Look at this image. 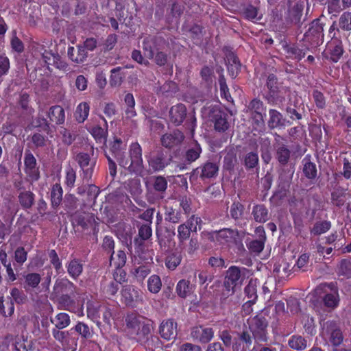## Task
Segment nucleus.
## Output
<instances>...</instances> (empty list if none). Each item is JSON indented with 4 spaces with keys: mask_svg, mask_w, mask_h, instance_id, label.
<instances>
[{
    "mask_svg": "<svg viewBox=\"0 0 351 351\" xmlns=\"http://www.w3.org/2000/svg\"><path fill=\"white\" fill-rule=\"evenodd\" d=\"M123 141L114 138L110 144V152L116 158L119 166L127 169L131 173L141 174L143 170L142 149L138 143H133L129 148V156L124 152Z\"/></svg>",
    "mask_w": 351,
    "mask_h": 351,
    "instance_id": "obj_1",
    "label": "nucleus"
},
{
    "mask_svg": "<svg viewBox=\"0 0 351 351\" xmlns=\"http://www.w3.org/2000/svg\"><path fill=\"white\" fill-rule=\"evenodd\" d=\"M286 143L287 140L284 137L277 133L274 134V143L273 145L275 151L274 156L275 158L282 167L288 164L292 154L291 150L289 149V146L286 145ZM293 175V170L282 167L280 170L279 178L289 182L291 180Z\"/></svg>",
    "mask_w": 351,
    "mask_h": 351,
    "instance_id": "obj_2",
    "label": "nucleus"
},
{
    "mask_svg": "<svg viewBox=\"0 0 351 351\" xmlns=\"http://www.w3.org/2000/svg\"><path fill=\"white\" fill-rule=\"evenodd\" d=\"M154 322L148 319L136 334L137 342L141 343L144 348L150 351H154L155 348H160L161 342L157 336L152 335L154 330Z\"/></svg>",
    "mask_w": 351,
    "mask_h": 351,
    "instance_id": "obj_3",
    "label": "nucleus"
},
{
    "mask_svg": "<svg viewBox=\"0 0 351 351\" xmlns=\"http://www.w3.org/2000/svg\"><path fill=\"white\" fill-rule=\"evenodd\" d=\"M250 275V271L245 267L230 266L226 271L223 285L228 292L233 294L237 286L241 285L243 280Z\"/></svg>",
    "mask_w": 351,
    "mask_h": 351,
    "instance_id": "obj_4",
    "label": "nucleus"
},
{
    "mask_svg": "<svg viewBox=\"0 0 351 351\" xmlns=\"http://www.w3.org/2000/svg\"><path fill=\"white\" fill-rule=\"evenodd\" d=\"M249 329L256 342H266L267 341L268 322L262 315H256L249 322Z\"/></svg>",
    "mask_w": 351,
    "mask_h": 351,
    "instance_id": "obj_5",
    "label": "nucleus"
},
{
    "mask_svg": "<svg viewBox=\"0 0 351 351\" xmlns=\"http://www.w3.org/2000/svg\"><path fill=\"white\" fill-rule=\"evenodd\" d=\"M291 3L292 0H287L288 9L285 13V21L288 25L300 28L305 21V18L303 17L304 2L298 1L293 5Z\"/></svg>",
    "mask_w": 351,
    "mask_h": 351,
    "instance_id": "obj_6",
    "label": "nucleus"
},
{
    "mask_svg": "<svg viewBox=\"0 0 351 351\" xmlns=\"http://www.w3.org/2000/svg\"><path fill=\"white\" fill-rule=\"evenodd\" d=\"M239 232L237 230L223 228L210 234L209 239L218 245L237 244L239 241Z\"/></svg>",
    "mask_w": 351,
    "mask_h": 351,
    "instance_id": "obj_7",
    "label": "nucleus"
},
{
    "mask_svg": "<svg viewBox=\"0 0 351 351\" xmlns=\"http://www.w3.org/2000/svg\"><path fill=\"white\" fill-rule=\"evenodd\" d=\"M152 186L156 194L152 192H147L146 198L150 204H155L157 201L162 199L167 189L168 182L167 179L162 176H156L152 178Z\"/></svg>",
    "mask_w": 351,
    "mask_h": 351,
    "instance_id": "obj_8",
    "label": "nucleus"
},
{
    "mask_svg": "<svg viewBox=\"0 0 351 351\" xmlns=\"http://www.w3.org/2000/svg\"><path fill=\"white\" fill-rule=\"evenodd\" d=\"M228 117V114L217 106H213L209 110V120L213 123L214 128L218 132H224L229 128Z\"/></svg>",
    "mask_w": 351,
    "mask_h": 351,
    "instance_id": "obj_9",
    "label": "nucleus"
},
{
    "mask_svg": "<svg viewBox=\"0 0 351 351\" xmlns=\"http://www.w3.org/2000/svg\"><path fill=\"white\" fill-rule=\"evenodd\" d=\"M323 333L328 336L329 341L334 346H339L343 339L339 324L333 320H328L322 325Z\"/></svg>",
    "mask_w": 351,
    "mask_h": 351,
    "instance_id": "obj_10",
    "label": "nucleus"
},
{
    "mask_svg": "<svg viewBox=\"0 0 351 351\" xmlns=\"http://www.w3.org/2000/svg\"><path fill=\"white\" fill-rule=\"evenodd\" d=\"M324 23L319 19L313 20L304 34L305 38L314 45L322 44L324 40Z\"/></svg>",
    "mask_w": 351,
    "mask_h": 351,
    "instance_id": "obj_11",
    "label": "nucleus"
},
{
    "mask_svg": "<svg viewBox=\"0 0 351 351\" xmlns=\"http://www.w3.org/2000/svg\"><path fill=\"white\" fill-rule=\"evenodd\" d=\"M75 160L83 171V178L88 182L93 176L96 160L91 158L88 154L80 152L76 155Z\"/></svg>",
    "mask_w": 351,
    "mask_h": 351,
    "instance_id": "obj_12",
    "label": "nucleus"
},
{
    "mask_svg": "<svg viewBox=\"0 0 351 351\" xmlns=\"http://www.w3.org/2000/svg\"><path fill=\"white\" fill-rule=\"evenodd\" d=\"M65 294H79L77 287L67 278L56 280L53 287L52 295L58 296Z\"/></svg>",
    "mask_w": 351,
    "mask_h": 351,
    "instance_id": "obj_13",
    "label": "nucleus"
},
{
    "mask_svg": "<svg viewBox=\"0 0 351 351\" xmlns=\"http://www.w3.org/2000/svg\"><path fill=\"white\" fill-rule=\"evenodd\" d=\"M163 41L161 37L148 36L144 38L142 43L143 55L147 58H154V54L158 50V45Z\"/></svg>",
    "mask_w": 351,
    "mask_h": 351,
    "instance_id": "obj_14",
    "label": "nucleus"
},
{
    "mask_svg": "<svg viewBox=\"0 0 351 351\" xmlns=\"http://www.w3.org/2000/svg\"><path fill=\"white\" fill-rule=\"evenodd\" d=\"M147 162L153 171L158 172L162 171L170 164L171 159L168 158L162 150H158L150 156Z\"/></svg>",
    "mask_w": 351,
    "mask_h": 351,
    "instance_id": "obj_15",
    "label": "nucleus"
},
{
    "mask_svg": "<svg viewBox=\"0 0 351 351\" xmlns=\"http://www.w3.org/2000/svg\"><path fill=\"white\" fill-rule=\"evenodd\" d=\"M219 171L217 162L207 161L194 171L195 173L199 175L202 180L211 179L217 177Z\"/></svg>",
    "mask_w": 351,
    "mask_h": 351,
    "instance_id": "obj_16",
    "label": "nucleus"
},
{
    "mask_svg": "<svg viewBox=\"0 0 351 351\" xmlns=\"http://www.w3.org/2000/svg\"><path fill=\"white\" fill-rule=\"evenodd\" d=\"M176 233L173 228L165 227L164 229H156L158 242L162 251L167 252Z\"/></svg>",
    "mask_w": 351,
    "mask_h": 351,
    "instance_id": "obj_17",
    "label": "nucleus"
},
{
    "mask_svg": "<svg viewBox=\"0 0 351 351\" xmlns=\"http://www.w3.org/2000/svg\"><path fill=\"white\" fill-rule=\"evenodd\" d=\"M237 339H234L232 343V351H246L252 344L253 336L250 331L243 330L241 332H237Z\"/></svg>",
    "mask_w": 351,
    "mask_h": 351,
    "instance_id": "obj_18",
    "label": "nucleus"
},
{
    "mask_svg": "<svg viewBox=\"0 0 351 351\" xmlns=\"http://www.w3.org/2000/svg\"><path fill=\"white\" fill-rule=\"evenodd\" d=\"M191 336L202 343H207L213 338L214 331L211 328L197 326L191 328Z\"/></svg>",
    "mask_w": 351,
    "mask_h": 351,
    "instance_id": "obj_19",
    "label": "nucleus"
},
{
    "mask_svg": "<svg viewBox=\"0 0 351 351\" xmlns=\"http://www.w3.org/2000/svg\"><path fill=\"white\" fill-rule=\"evenodd\" d=\"M24 163L25 167V171L31 180H38L40 178V174L36 167V160L29 151H26L25 153Z\"/></svg>",
    "mask_w": 351,
    "mask_h": 351,
    "instance_id": "obj_20",
    "label": "nucleus"
},
{
    "mask_svg": "<svg viewBox=\"0 0 351 351\" xmlns=\"http://www.w3.org/2000/svg\"><path fill=\"white\" fill-rule=\"evenodd\" d=\"M184 136L179 130H174L169 133H166L161 137L162 145L166 148H173L182 143Z\"/></svg>",
    "mask_w": 351,
    "mask_h": 351,
    "instance_id": "obj_21",
    "label": "nucleus"
},
{
    "mask_svg": "<svg viewBox=\"0 0 351 351\" xmlns=\"http://www.w3.org/2000/svg\"><path fill=\"white\" fill-rule=\"evenodd\" d=\"M186 112V108L182 104L173 106L169 112L170 121L175 125H180L185 119Z\"/></svg>",
    "mask_w": 351,
    "mask_h": 351,
    "instance_id": "obj_22",
    "label": "nucleus"
},
{
    "mask_svg": "<svg viewBox=\"0 0 351 351\" xmlns=\"http://www.w3.org/2000/svg\"><path fill=\"white\" fill-rule=\"evenodd\" d=\"M159 332L165 339H174L177 336V324L173 319L163 321L160 326Z\"/></svg>",
    "mask_w": 351,
    "mask_h": 351,
    "instance_id": "obj_23",
    "label": "nucleus"
},
{
    "mask_svg": "<svg viewBox=\"0 0 351 351\" xmlns=\"http://www.w3.org/2000/svg\"><path fill=\"white\" fill-rule=\"evenodd\" d=\"M42 58L48 66L53 65L60 70H66L68 66L67 63L58 54L53 53L51 51H45Z\"/></svg>",
    "mask_w": 351,
    "mask_h": 351,
    "instance_id": "obj_24",
    "label": "nucleus"
},
{
    "mask_svg": "<svg viewBox=\"0 0 351 351\" xmlns=\"http://www.w3.org/2000/svg\"><path fill=\"white\" fill-rule=\"evenodd\" d=\"M121 295L128 306H132L134 302L141 300L139 290L132 285L125 286L121 291Z\"/></svg>",
    "mask_w": 351,
    "mask_h": 351,
    "instance_id": "obj_25",
    "label": "nucleus"
},
{
    "mask_svg": "<svg viewBox=\"0 0 351 351\" xmlns=\"http://www.w3.org/2000/svg\"><path fill=\"white\" fill-rule=\"evenodd\" d=\"M286 119L283 115L275 109L269 110L268 128L271 130L284 128L286 125Z\"/></svg>",
    "mask_w": 351,
    "mask_h": 351,
    "instance_id": "obj_26",
    "label": "nucleus"
},
{
    "mask_svg": "<svg viewBox=\"0 0 351 351\" xmlns=\"http://www.w3.org/2000/svg\"><path fill=\"white\" fill-rule=\"evenodd\" d=\"M45 106L39 105L38 108V116L32 121V125L34 128H40L47 134H50L51 130L50 128L49 123L44 117L43 113L45 111Z\"/></svg>",
    "mask_w": 351,
    "mask_h": 351,
    "instance_id": "obj_27",
    "label": "nucleus"
},
{
    "mask_svg": "<svg viewBox=\"0 0 351 351\" xmlns=\"http://www.w3.org/2000/svg\"><path fill=\"white\" fill-rule=\"evenodd\" d=\"M252 216L256 222L263 223L269 219L270 214L264 204H258L252 207Z\"/></svg>",
    "mask_w": 351,
    "mask_h": 351,
    "instance_id": "obj_28",
    "label": "nucleus"
},
{
    "mask_svg": "<svg viewBox=\"0 0 351 351\" xmlns=\"http://www.w3.org/2000/svg\"><path fill=\"white\" fill-rule=\"evenodd\" d=\"M147 320L143 316L132 313L127 315L125 324L127 328L135 333Z\"/></svg>",
    "mask_w": 351,
    "mask_h": 351,
    "instance_id": "obj_29",
    "label": "nucleus"
},
{
    "mask_svg": "<svg viewBox=\"0 0 351 351\" xmlns=\"http://www.w3.org/2000/svg\"><path fill=\"white\" fill-rule=\"evenodd\" d=\"M67 54L73 62L77 64L84 62L87 58V51L84 49V47H82L81 45L77 46V49L73 47H69Z\"/></svg>",
    "mask_w": 351,
    "mask_h": 351,
    "instance_id": "obj_30",
    "label": "nucleus"
},
{
    "mask_svg": "<svg viewBox=\"0 0 351 351\" xmlns=\"http://www.w3.org/2000/svg\"><path fill=\"white\" fill-rule=\"evenodd\" d=\"M126 77L125 67L117 66L110 71V84L112 87H118L121 85Z\"/></svg>",
    "mask_w": 351,
    "mask_h": 351,
    "instance_id": "obj_31",
    "label": "nucleus"
},
{
    "mask_svg": "<svg viewBox=\"0 0 351 351\" xmlns=\"http://www.w3.org/2000/svg\"><path fill=\"white\" fill-rule=\"evenodd\" d=\"M48 117L58 125L62 124L65 121L64 110L60 106H51L48 111Z\"/></svg>",
    "mask_w": 351,
    "mask_h": 351,
    "instance_id": "obj_32",
    "label": "nucleus"
},
{
    "mask_svg": "<svg viewBox=\"0 0 351 351\" xmlns=\"http://www.w3.org/2000/svg\"><path fill=\"white\" fill-rule=\"evenodd\" d=\"M184 219L182 212L171 206H165V220L171 223H178Z\"/></svg>",
    "mask_w": 351,
    "mask_h": 351,
    "instance_id": "obj_33",
    "label": "nucleus"
},
{
    "mask_svg": "<svg viewBox=\"0 0 351 351\" xmlns=\"http://www.w3.org/2000/svg\"><path fill=\"white\" fill-rule=\"evenodd\" d=\"M302 171L306 178L313 180L317 177V170L316 165L311 160V156H306L302 160Z\"/></svg>",
    "mask_w": 351,
    "mask_h": 351,
    "instance_id": "obj_34",
    "label": "nucleus"
},
{
    "mask_svg": "<svg viewBox=\"0 0 351 351\" xmlns=\"http://www.w3.org/2000/svg\"><path fill=\"white\" fill-rule=\"evenodd\" d=\"M238 164L237 151L234 148L227 150L223 158V167L226 170L232 171Z\"/></svg>",
    "mask_w": 351,
    "mask_h": 351,
    "instance_id": "obj_35",
    "label": "nucleus"
},
{
    "mask_svg": "<svg viewBox=\"0 0 351 351\" xmlns=\"http://www.w3.org/2000/svg\"><path fill=\"white\" fill-rule=\"evenodd\" d=\"M67 272L73 279H77L83 271V265L82 262L73 258L66 265Z\"/></svg>",
    "mask_w": 351,
    "mask_h": 351,
    "instance_id": "obj_36",
    "label": "nucleus"
},
{
    "mask_svg": "<svg viewBox=\"0 0 351 351\" xmlns=\"http://www.w3.org/2000/svg\"><path fill=\"white\" fill-rule=\"evenodd\" d=\"M178 90V85L173 81L165 82L157 88V94L169 97H172Z\"/></svg>",
    "mask_w": 351,
    "mask_h": 351,
    "instance_id": "obj_37",
    "label": "nucleus"
},
{
    "mask_svg": "<svg viewBox=\"0 0 351 351\" xmlns=\"http://www.w3.org/2000/svg\"><path fill=\"white\" fill-rule=\"evenodd\" d=\"M267 87L269 89V95L267 97L269 103H273L274 99L278 96V86L277 82V77L274 74H270L267 77Z\"/></svg>",
    "mask_w": 351,
    "mask_h": 351,
    "instance_id": "obj_38",
    "label": "nucleus"
},
{
    "mask_svg": "<svg viewBox=\"0 0 351 351\" xmlns=\"http://www.w3.org/2000/svg\"><path fill=\"white\" fill-rule=\"evenodd\" d=\"M77 295V294H65L55 297L57 298L58 306L62 308L68 310L75 305Z\"/></svg>",
    "mask_w": 351,
    "mask_h": 351,
    "instance_id": "obj_39",
    "label": "nucleus"
},
{
    "mask_svg": "<svg viewBox=\"0 0 351 351\" xmlns=\"http://www.w3.org/2000/svg\"><path fill=\"white\" fill-rule=\"evenodd\" d=\"M52 324L56 326L55 328L63 329L69 326L71 323L70 316L66 313H60L51 319Z\"/></svg>",
    "mask_w": 351,
    "mask_h": 351,
    "instance_id": "obj_40",
    "label": "nucleus"
},
{
    "mask_svg": "<svg viewBox=\"0 0 351 351\" xmlns=\"http://www.w3.org/2000/svg\"><path fill=\"white\" fill-rule=\"evenodd\" d=\"M138 235L139 239H134V243L141 245L143 241L148 240L152 235V230L150 224H141L138 226Z\"/></svg>",
    "mask_w": 351,
    "mask_h": 351,
    "instance_id": "obj_41",
    "label": "nucleus"
},
{
    "mask_svg": "<svg viewBox=\"0 0 351 351\" xmlns=\"http://www.w3.org/2000/svg\"><path fill=\"white\" fill-rule=\"evenodd\" d=\"M14 311V302L11 298L4 300L3 296L0 297V313L5 316H11Z\"/></svg>",
    "mask_w": 351,
    "mask_h": 351,
    "instance_id": "obj_42",
    "label": "nucleus"
},
{
    "mask_svg": "<svg viewBox=\"0 0 351 351\" xmlns=\"http://www.w3.org/2000/svg\"><path fill=\"white\" fill-rule=\"evenodd\" d=\"M202 149L200 145L195 141L193 142L186 152L185 158L189 162L195 161L200 156Z\"/></svg>",
    "mask_w": 351,
    "mask_h": 351,
    "instance_id": "obj_43",
    "label": "nucleus"
},
{
    "mask_svg": "<svg viewBox=\"0 0 351 351\" xmlns=\"http://www.w3.org/2000/svg\"><path fill=\"white\" fill-rule=\"evenodd\" d=\"M90 107L88 103H80L75 112V118L78 123H83L88 117Z\"/></svg>",
    "mask_w": 351,
    "mask_h": 351,
    "instance_id": "obj_44",
    "label": "nucleus"
},
{
    "mask_svg": "<svg viewBox=\"0 0 351 351\" xmlns=\"http://www.w3.org/2000/svg\"><path fill=\"white\" fill-rule=\"evenodd\" d=\"M63 191L60 184L53 185L51 191V201L53 207H58L62 202Z\"/></svg>",
    "mask_w": 351,
    "mask_h": 351,
    "instance_id": "obj_45",
    "label": "nucleus"
},
{
    "mask_svg": "<svg viewBox=\"0 0 351 351\" xmlns=\"http://www.w3.org/2000/svg\"><path fill=\"white\" fill-rule=\"evenodd\" d=\"M258 156L256 152H251L247 153L243 159V165L246 169H253L258 165Z\"/></svg>",
    "mask_w": 351,
    "mask_h": 351,
    "instance_id": "obj_46",
    "label": "nucleus"
},
{
    "mask_svg": "<svg viewBox=\"0 0 351 351\" xmlns=\"http://www.w3.org/2000/svg\"><path fill=\"white\" fill-rule=\"evenodd\" d=\"M257 279H251L244 289V293L247 300L256 301L257 295Z\"/></svg>",
    "mask_w": 351,
    "mask_h": 351,
    "instance_id": "obj_47",
    "label": "nucleus"
},
{
    "mask_svg": "<svg viewBox=\"0 0 351 351\" xmlns=\"http://www.w3.org/2000/svg\"><path fill=\"white\" fill-rule=\"evenodd\" d=\"M74 330L82 339H88L93 337V330L84 322H78L74 327Z\"/></svg>",
    "mask_w": 351,
    "mask_h": 351,
    "instance_id": "obj_48",
    "label": "nucleus"
},
{
    "mask_svg": "<svg viewBox=\"0 0 351 351\" xmlns=\"http://www.w3.org/2000/svg\"><path fill=\"white\" fill-rule=\"evenodd\" d=\"M323 302L328 308H335L337 307L339 302L338 291L326 293L323 298Z\"/></svg>",
    "mask_w": 351,
    "mask_h": 351,
    "instance_id": "obj_49",
    "label": "nucleus"
},
{
    "mask_svg": "<svg viewBox=\"0 0 351 351\" xmlns=\"http://www.w3.org/2000/svg\"><path fill=\"white\" fill-rule=\"evenodd\" d=\"M13 346L16 351H29L32 348V342L23 337L16 336Z\"/></svg>",
    "mask_w": 351,
    "mask_h": 351,
    "instance_id": "obj_50",
    "label": "nucleus"
},
{
    "mask_svg": "<svg viewBox=\"0 0 351 351\" xmlns=\"http://www.w3.org/2000/svg\"><path fill=\"white\" fill-rule=\"evenodd\" d=\"M19 199L24 208H30L34 202V195L30 191L21 192L19 195Z\"/></svg>",
    "mask_w": 351,
    "mask_h": 351,
    "instance_id": "obj_51",
    "label": "nucleus"
},
{
    "mask_svg": "<svg viewBox=\"0 0 351 351\" xmlns=\"http://www.w3.org/2000/svg\"><path fill=\"white\" fill-rule=\"evenodd\" d=\"M244 214V206L239 202H233L230 208L232 219L238 221L242 219Z\"/></svg>",
    "mask_w": 351,
    "mask_h": 351,
    "instance_id": "obj_52",
    "label": "nucleus"
},
{
    "mask_svg": "<svg viewBox=\"0 0 351 351\" xmlns=\"http://www.w3.org/2000/svg\"><path fill=\"white\" fill-rule=\"evenodd\" d=\"M25 278V289L36 288L38 287L41 280V277L39 274L29 273L24 276Z\"/></svg>",
    "mask_w": 351,
    "mask_h": 351,
    "instance_id": "obj_53",
    "label": "nucleus"
},
{
    "mask_svg": "<svg viewBox=\"0 0 351 351\" xmlns=\"http://www.w3.org/2000/svg\"><path fill=\"white\" fill-rule=\"evenodd\" d=\"M331 227V223L328 221H317L311 230V234L313 235H320L326 232Z\"/></svg>",
    "mask_w": 351,
    "mask_h": 351,
    "instance_id": "obj_54",
    "label": "nucleus"
},
{
    "mask_svg": "<svg viewBox=\"0 0 351 351\" xmlns=\"http://www.w3.org/2000/svg\"><path fill=\"white\" fill-rule=\"evenodd\" d=\"M162 287L160 278L158 275L151 276L147 280L148 290L152 293H158Z\"/></svg>",
    "mask_w": 351,
    "mask_h": 351,
    "instance_id": "obj_55",
    "label": "nucleus"
},
{
    "mask_svg": "<svg viewBox=\"0 0 351 351\" xmlns=\"http://www.w3.org/2000/svg\"><path fill=\"white\" fill-rule=\"evenodd\" d=\"M288 343L292 349L297 350H302L306 348V341L302 336H292Z\"/></svg>",
    "mask_w": 351,
    "mask_h": 351,
    "instance_id": "obj_56",
    "label": "nucleus"
},
{
    "mask_svg": "<svg viewBox=\"0 0 351 351\" xmlns=\"http://www.w3.org/2000/svg\"><path fill=\"white\" fill-rule=\"evenodd\" d=\"M114 254L110 255V263L113 262L114 266L117 269L122 268L126 263L127 257L124 251L119 250L115 256Z\"/></svg>",
    "mask_w": 351,
    "mask_h": 351,
    "instance_id": "obj_57",
    "label": "nucleus"
},
{
    "mask_svg": "<svg viewBox=\"0 0 351 351\" xmlns=\"http://www.w3.org/2000/svg\"><path fill=\"white\" fill-rule=\"evenodd\" d=\"M248 109L250 114H265V107L264 106L263 101L258 99H254L250 101L248 106Z\"/></svg>",
    "mask_w": 351,
    "mask_h": 351,
    "instance_id": "obj_58",
    "label": "nucleus"
},
{
    "mask_svg": "<svg viewBox=\"0 0 351 351\" xmlns=\"http://www.w3.org/2000/svg\"><path fill=\"white\" fill-rule=\"evenodd\" d=\"M287 56L292 59L301 60L306 53L303 49H299L295 45L287 46L285 48Z\"/></svg>",
    "mask_w": 351,
    "mask_h": 351,
    "instance_id": "obj_59",
    "label": "nucleus"
},
{
    "mask_svg": "<svg viewBox=\"0 0 351 351\" xmlns=\"http://www.w3.org/2000/svg\"><path fill=\"white\" fill-rule=\"evenodd\" d=\"M191 291V287L189 280L182 279L178 282L176 286V293L180 297L182 298H186Z\"/></svg>",
    "mask_w": 351,
    "mask_h": 351,
    "instance_id": "obj_60",
    "label": "nucleus"
},
{
    "mask_svg": "<svg viewBox=\"0 0 351 351\" xmlns=\"http://www.w3.org/2000/svg\"><path fill=\"white\" fill-rule=\"evenodd\" d=\"M243 14L246 19L250 21H258L262 18V15L258 13V8L251 5L244 9Z\"/></svg>",
    "mask_w": 351,
    "mask_h": 351,
    "instance_id": "obj_61",
    "label": "nucleus"
},
{
    "mask_svg": "<svg viewBox=\"0 0 351 351\" xmlns=\"http://www.w3.org/2000/svg\"><path fill=\"white\" fill-rule=\"evenodd\" d=\"M150 272L151 270L148 266L141 265L134 268L132 274L137 281L142 282Z\"/></svg>",
    "mask_w": 351,
    "mask_h": 351,
    "instance_id": "obj_62",
    "label": "nucleus"
},
{
    "mask_svg": "<svg viewBox=\"0 0 351 351\" xmlns=\"http://www.w3.org/2000/svg\"><path fill=\"white\" fill-rule=\"evenodd\" d=\"M337 273L339 276H343L346 278L351 277V263L350 261L343 259L341 261L338 269Z\"/></svg>",
    "mask_w": 351,
    "mask_h": 351,
    "instance_id": "obj_63",
    "label": "nucleus"
},
{
    "mask_svg": "<svg viewBox=\"0 0 351 351\" xmlns=\"http://www.w3.org/2000/svg\"><path fill=\"white\" fill-rule=\"evenodd\" d=\"M11 299L19 304H25L27 300V295L18 288H13L10 291Z\"/></svg>",
    "mask_w": 351,
    "mask_h": 351,
    "instance_id": "obj_64",
    "label": "nucleus"
}]
</instances>
